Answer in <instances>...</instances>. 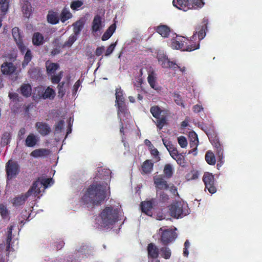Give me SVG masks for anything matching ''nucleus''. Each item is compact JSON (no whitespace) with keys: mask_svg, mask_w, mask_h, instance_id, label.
Segmentation results:
<instances>
[{"mask_svg":"<svg viewBox=\"0 0 262 262\" xmlns=\"http://www.w3.org/2000/svg\"><path fill=\"white\" fill-rule=\"evenodd\" d=\"M112 172L110 169H101L97 174V182L89 187L81 198L82 202L89 204H99L104 201L110 193L108 183L111 181Z\"/></svg>","mask_w":262,"mask_h":262,"instance_id":"1","label":"nucleus"},{"mask_svg":"<svg viewBox=\"0 0 262 262\" xmlns=\"http://www.w3.org/2000/svg\"><path fill=\"white\" fill-rule=\"evenodd\" d=\"M122 216L120 207H106L95 218V226L99 228H111Z\"/></svg>","mask_w":262,"mask_h":262,"instance_id":"2","label":"nucleus"},{"mask_svg":"<svg viewBox=\"0 0 262 262\" xmlns=\"http://www.w3.org/2000/svg\"><path fill=\"white\" fill-rule=\"evenodd\" d=\"M54 181L52 178H47L45 177H41L38 178L32 184V186L25 194L17 195L12 200V204L14 206H19L23 205L29 196L33 194L35 196L40 194L46 188L50 186L53 184Z\"/></svg>","mask_w":262,"mask_h":262,"instance_id":"3","label":"nucleus"},{"mask_svg":"<svg viewBox=\"0 0 262 262\" xmlns=\"http://www.w3.org/2000/svg\"><path fill=\"white\" fill-rule=\"evenodd\" d=\"M189 213L188 204L183 201H178L171 203L168 207L162 209L157 213L156 217L158 220H168L171 216L174 218H182Z\"/></svg>","mask_w":262,"mask_h":262,"instance_id":"4","label":"nucleus"},{"mask_svg":"<svg viewBox=\"0 0 262 262\" xmlns=\"http://www.w3.org/2000/svg\"><path fill=\"white\" fill-rule=\"evenodd\" d=\"M115 96L116 103L118 106V115L122 124V120L124 121L125 119L129 118L130 115L125 103L123 91L121 89H116Z\"/></svg>","mask_w":262,"mask_h":262,"instance_id":"5","label":"nucleus"},{"mask_svg":"<svg viewBox=\"0 0 262 262\" xmlns=\"http://www.w3.org/2000/svg\"><path fill=\"white\" fill-rule=\"evenodd\" d=\"M172 5L180 10L186 11L190 9L201 8L205 3L203 0H173Z\"/></svg>","mask_w":262,"mask_h":262,"instance_id":"6","label":"nucleus"},{"mask_svg":"<svg viewBox=\"0 0 262 262\" xmlns=\"http://www.w3.org/2000/svg\"><path fill=\"white\" fill-rule=\"evenodd\" d=\"M169 45L173 49L182 50V51H194V48H192L190 46L189 40L182 37V36H178V35L171 38Z\"/></svg>","mask_w":262,"mask_h":262,"instance_id":"7","label":"nucleus"},{"mask_svg":"<svg viewBox=\"0 0 262 262\" xmlns=\"http://www.w3.org/2000/svg\"><path fill=\"white\" fill-rule=\"evenodd\" d=\"M204 24L197 28L195 33H194L191 37V39L189 40V43L191 47H194V50L198 49L200 47V42L201 39H203L206 35V29L207 25V20L204 19L203 20Z\"/></svg>","mask_w":262,"mask_h":262,"instance_id":"8","label":"nucleus"},{"mask_svg":"<svg viewBox=\"0 0 262 262\" xmlns=\"http://www.w3.org/2000/svg\"><path fill=\"white\" fill-rule=\"evenodd\" d=\"M158 62L163 68H170L176 71L177 63L174 61H170L163 51H159L157 54Z\"/></svg>","mask_w":262,"mask_h":262,"instance_id":"9","label":"nucleus"},{"mask_svg":"<svg viewBox=\"0 0 262 262\" xmlns=\"http://www.w3.org/2000/svg\"><path fill=\"white\" fill-rule=\"evenodd\" d=\"M46 67L47 72L51 75V81L52 83H59L63 76V73L60 72L58 74H55V72L59 68V65L57 63H53L51 61L46 62Z\"/></svg>","mask_w":262,"mask_h":262,"instance_id":"10","label":"nucleus"},{"mask_svg":"<svg viewBox=\"0 0 262 262\" xmlns=\"http://www.w3.org/2000/svg\"><path fill=\"white\" fill-rule=\"evenodd\" d=\"M159 233L161 234V240L164 245L173 241L176 237V231L172 228L161 227Z\"/></svg>","mask_w":262,"mask_h":262,"instance_id":"11","label":"nucleus"},{"mask_svg":"<svg viewBox=\"0 0 262 262\" xmlns=\"http://www.w3.org/2000/svg\"><path fill=\"white\" fill-rule=\"evenodd\" d=\"M34 95L36 97H42L43 99H53L56 96V92L50 86H48L46 89L43 86H37L35 90Z\"/></svg>","mask_w":262,"mask_h":262,"instance_id":"12","label":"nucleus"},{"mask_svg":"<svg viewBox=\"0 0 262 262\" xmlns=\"http://www.w3.org/2000/svg\"><path fill=\"white\" fill-rule=\"evenodd\" d=\"M8 180L14 178L19 171V166L15 161L9 160L6 165Z\"/></svg>","mask_w":262,"mask_h":262,"instance_id":"13","label":"nucleus"},{"mask_svg":"<svg viewBox=\"0 0 262 262\" xmlns=\"http://www.w3.org/2000/svg\"><path fill=\"white\" fill-rule=\"evenodd\" d=\"M203 181L205 184V188L211 194L215 193L216 189L214 186V177L212 173L205 172L203 177Z\"/></svg>","mask_w":262,"mask_h":262,"instance_id":"14","label":"nucleus"},{"mask_svg":"<svg viewBox=\"0 0 262 262\" xmlns=\"http://www.w3.org/2000/svg\"><path fill=\"white\" fill-rule=\"evenodd\" d=\"M154 182L156 185L157 194L160 196V193H162L163 190H166L168 188V185L166 181L163 179L162 176H156L154 178Z\"/></svg>","mask_w":262,"mask_h":262,"instance_id":"15","label":"nucleus"},{"mask_svg":"<svg viewBox=\"0 0 262 262\" xmlns=\"http://www.w3.org/2000/svg\"><path fill=\"white\" fill-rule=\"evenodd\" d=\"M147 252L148 257L151 258L148 262H160L158 260L157 258L160 254V250L159 247H157L156 245L154 243H150L147 246Z\"/></svg>","mask_w":262,"mask_h":262,"instance_id":"16","label":"nucleus"},{"mask_svg":"<svg viewBox=\"0 0 262 262\" xmlns=\"http://www.w3.org/2000/svg\"><path fill=\"white\" fill-rule=\"evenodd\" d=\"M12 33L15 41L16 42L17 46L21 52H24L26 48V45L24 43L22 34L18 28H13L12 29Z\"/></svg>","mask_w":262,"mask_h":262,"instance_id":"17","label":"nucleus"},{"mask_svg":"<svg viewBox=\"0 0 262 262\" xmlns=\"http://www.w3.org/2000/svg\"><path fill=\"white\" fill-rule=\"evenodd\" d=\"M104 21L100 16L97 15L94 18L92 22V31L93 35H97L104 28Z\"/></svg>","mask_w":262,"mask_h":262,"instance_id":"18","label":"nucleus"},{"mask_svg":"<svg viewBox=\"0 0 262 262\" xmlns=\"http://www.w3.org/2000/svg\"><path fill=\"white\" fill-rule=\"evenodd\" d=\"M35 127L37 132L42 136H46L51 131L50 126L46 122H37L35 123Z\"/></svg>","mask_w":262,"mask_h":262,"instance_id":"19","label":"nucleus"},{"mask_svg":"<svg viewBox=\"0 0 262 262\" xmlns=\"http://www.w3.org/2000/svg\"><path fill=\"white\" fill-rule=\"evenodd\" d=\"M212 144L216 148V156L219 158L220 161H221V163L223 162V159H224V150L222 147L218 138H215L214 140L212 141Z\"/></svg>","mask_w":262,"mask_h":262,"instance_id":"20","label":"nucleus"},{"mask_svg":"<svg viewBox=\"0 0 262 262\" xmlns=\"http://www.w3.org/2000/svg\"><path fill=\"white\" fill-rule=\"evenodd\" d=\"M156 202V200L145 201V202H143L141 203L142 211L144 212L145 214H148V215H151L152 213L151 210Z\"/></svg>","mask_w":262,"mask_h":262,"instance_id":"21","label":"nucleus"},{"mask_svg":"<svg viewBox=\"0 0 262 262\" xmlns=\"http://www.w3.org/2000/svg\"><path fill=\"white\" fill-rule=\"evenodd\" d=\"M14 226H10L8 228V234L6 239V250L7 251H11L14 250V243L15 241H12V229Z\"/></svg>","mask_w":262,"mask_h":262,"instance_id":"22","label":"nucleus"},{"mask_svg":"<svg viewBox=\"0 0 262 262\" xmlns=\"http://www.w3.org/2000/svg\"><path fill=\"white\" fill-rule=\"evenodd\" d=\"M16 69V67L12 62H4L1 66V71L3 74H9L14 73Z\"/></svg>","mask_w":262,"mask_h":262,"instance_id":"23","label":"nucleus"},{"mask_svg":"<svg viewBox=\"0 0 262 262\" xmlns=\"http://www.w3.org/2000/svg\"><path fill=\"white\" fill-rule=\"evenodd\" d=\"M39 141V138L35 135L34 133H30L25 139V145L28 147H33L36 145L38 141Z\"/></svg>","mask_w":262,"mask_h":262,"instance_id":"24","label":"nucleus"},{"mask_svg":"<svg viewBox=\"0 0 262 262\" xmlns=\"http://www.w3.org/2000/svg\"><path fill=\"white\" fill-rule=\"evenodd\" d=\"M50 151L48 149L46 148H39L35 149L31 153V156L35 157V158H38V157H45V156H48L50 154Z\"/></svg>","mask_w":262,"mask_h":262,"instance_id":"25","label":"nucleus"},{"mask_svg":"<svg viewBox=\"0 0 262 262\" xmlns=\"http://www.w3.org/2000/svg\"><path fill=\"white\" fill-rule=\"evenodd\" d=\"M156 31L163 37H168L170 33V28L166 25H160L157 27Z\"/></svg>","mask_w":262,"mask_h":262,"instance_id":"26","label":"nucleus"},{"mask_svg":"<svg viewBox=\"0 0 262 262\" xmlns=\"http://www.w3.org/2000/svg\"><path fill=\"white\" fill-rule=\"evenodd\" d=\"M154 167V163L150 160H146L142 165V173H148L152 171Z\"/></svg>","mask_w":262,"mask_h":262,"instance_id":"27","label":"nucleus"},{"mask_svg":"<svg viewBox=\"0 0 262 262\" xmlns=\"http://www.w3.org/2000/svg\"><path fill=\"white\" fill-rule=\"evenodd\" d=\"M45 39L43 36L40 33H34L32 37V42L34 45L39 46V45L43 44Z\"/></svg>","mask_w":262,"mask_h":262,"instance_id":"28","label":"nucleus"},{"mask_svg":"<svg viewBox=\"0 0 262 262\" xmlns=\"http://www.w3.org/2000/svg\"><path fill=\"white\" fill-rule=\"evenodd\" d=\"M147 79L148 82L152 88L155 90L158 89V86L156 83V75L154 72L149 73Z\"/></svg>","mask_w":262,"mask_h":262,"instance_id":"29","label":"nucleus"},{"mask_svg":"<svg viewBox=\"0 0 262 262\" xmlns=\"http://www.w3.org/2000/svg\"><path fill=\"white\" fill-rule=\"evenodd\" d=\"M83 25L84 22L82 20H79L78 21H75V23L73 24L74 27V33L76 35L77 39L78 35H79L83 27Z\"/></svg>","mask_w":262,"mask_h":262,"instance_id":"30","label":"nucleus"},{"mask_svg":"<svg viewBox=\"0 0 262 262\" xmlns=\"http://www.w3.org/2000/svg\"><path fill=\"white\" fill-rule=\"evenodd\" d=\"M47 19L52 24H57L59 22V16L57 12H49L47 15Z\"/></svg>","mask_w":262,"mask_h":262,"instance_id":"31","label":"nucleus"},{"mask_svg":"<svg viewBox=\"0 0 262 262\" xmlns=\"http://www.w3.org/2000/svg\"><path fill=\"white\" fill-rule=\"evenodd\" d=\"M116 27V24L111 25L102 36V40H106V39H109L115 32Z\"/></svg>","mask_w":262,"mask_h":262,"instance_id":"32","label":"nucleus"},{"mask_svg":"<svg viewBox=\"0 0 262 262\" xmlns=\"http://www.w3.org/2000/svg\"><path fill=\"white\" fill-rule=\"evenodd\" d=\"M189 137L190 139V146L193 147L194 148H196L199 143L198 138L196 133H194V132H190L189 133Z\"/></svg>","mask_w":262,"mask_h":262,"instance_id":"33","label":"nucleus"},{"mask_svg":"<svg viewBox=\"0 0 262 262\" xmlns=\"http://www.w3.org/2000/svg\"><path fill=\"white\" fill-rule=\"evenodd\" d=\"M160 254L164 258H169L171 255V250L169 247H163L160 248Z\"/></svg>","mask_w":262,"mask_h":262,"instance_id":"34","label":"nucleus"},{"mask_svg":"<svg viewBox=\"0 0 262 262\" xmlns=\"http://www.w3.org/2000/svg\"><path fill=\"white\" fill-rule=\"evenodd\" d=\"M32 89L30 84H23L20 86V93L25 96H29L31 95Z\"/></svg>","mask_w":262,"mask_h":262,"instance_id":"35","label":"nucleus"},{"mask_svg":"<svg viewBox=\"0 0 262 262\" xmlns=\"http://www.w3.org/2000/svg\"><path fill=\"white\" fill-rule=\"evenodd\" d=\"M72 15L68 8H63L60 14V20L62 22H64L68 19H70Z\"/></svg>","mask_w":262,"mask_h":262,"instance_id":"36","label":"nucleus"},{"mask_svg":"<svg viewBox=\"0 0 262 262\" xmlns=\"http://www.w3.org/2000/svg\"><path fill=\"white\" fill-rule=\"evenodd\" d=\"M205 160L210 165H214L216 163L215 157L211 151H207L205 155Z\"/></svg>","mask_w":262,"mask_h":262,"instance_id":"37","label":"nucleus"},{"mask_svg":"<svg viewBox=\"0 0 262 262\" xmlns=\"http://www.w3.org/2000/svg\"><path fill=\"white\" fill-rule=\"evenodd\" d=\"M23 11L26 17H29L32 11V6L29 2L26 1L23 5Z\"/></svg>","mask_w":262,"mask_h":262,"instance_id":"38","label":"nucleus"},{"mask_svg":"<svg viewBox=\"0 0 262 262\" xmlns=\"http://www.w3.org/2000/svg\"><path fill=\"white\" fill-rule=\"evenodd\" d=\"M26 52V54L24 56V59L23 63V67H26L28 64L29 62L32 59V53L31 51L29 50V48H27L26 45V50L24 52Z\"/></svg>","mask_w":262,"mask_h":262,"instance_id":"39","label":"nucleus"},{"mask_svg":"<svg viewBox=\"0 0 262 262\" xmlns=\"http://www.w3.org/2000/svg\"><path fill=\"white\" fill-rule=\"evenodd\" d=\"M66 86H68V84L65 86V82H62L58 84L57 89L58 90V96L63 97L66 93Z\"/></svg>","mask_w":262,"mask_h":262,"instance_id":"40","label":"nucleus"},{"mask_svg":"<svg viewBox=\"0 0 262 262\" xmlns=\"http://www.w3.org/2000/svg\"><path fill=\"white\" fill-rule=\"evenodd\" d=\"M199 176V171L196 170H192L186 174V178L188 181H191V180H196Z\"/></svg>","mask_w":262,"mask_h":262,"instance_id":"41","label":"nucleus"},{"mask_svg":"<svg viewBox=\"0 0 262 262\" xmlns=\"http://www.w3.org/2000/svg\"><path fill=\"white\" fill-rule=\"evenodd\" d=\"M77 37H76V35H75L74 33L73 34L71 35L69 37L68 40L64 42L63 45V47H70L73 44L74 42L76 40Z\"/></svg>","mask_w":262,"mask_h":262,"instance_id":"42","label":"nucleus"},{"mask_svg":"<svg viewBox=\"0 0 262 262\" xmlns=\"http://www.w3.org/2000/svg\"><path fill=\"white\" fill-rule=\"evenodd\" d=\"M150 112L153 116L155 117L157 120H158L159 117L161 114V110L160 107L157 106H152L150 108Z\"/></svg>","mask_w":262,"mask_h":262,"instance_id":"43","label":"nucleus"},{"mask_svg":"<svg viewBox=\"0 0 262 262\" xmlns=\"http://www.w3.org/2000/svg\"><path fill=\"white\" fill-rule=\"evenodd\" d=\"M0 214L3 218H7L9 216V211L5 205L0 204Z\"/></svg>","mask_w":262,"mask_h":262,"instance_id":"44","label":"nucleus"},{"mask_svg":"<svg viewBox=\"0 0 262 262\" xmlns=\"http://www.w3.org/2000/svg\"><path fill=\"white\" fill-rule=\"evenodd\" d=\"M178 142L182 148H185L188 145V142L185 137L184 136H180L178 138Z\"/></svg>","mask_w":262,"mask_h":262,"instance_id":"45","label":"nucleus"},{"mask_svg":"<svg viewBox=\"0 0 262 262\" xmlns=\"http://www.w3.org/2000/svg\"><path fill=\"white\" fill-rule=\"evenodd\" d=\"M164 172L168 177L171 176L173 173V168L171 165H165L164 169Z\"/></svg>","mask_w":262,"mask_h":262,"instance_id":"46","label":"nucleus"},{"mask_svg":"<svg viewBox=\"0 0 262 262\" xmlns=\"http://www.w3.org/2000/svg\"><path fill=\"white\" fill-rule=\"evenodd\" d=\"M83 4V2L77 0V1L72 2L71 7L73 10H79L80 7H81Z\"/></svg>","mask_w":262,"mask_h":262,"instance_id":"47","label":"nucleus"},{"mask_svg":"<svg viewBox=\"0 0 262 262\" xmlns=\"http://www.w3.org/2000/svg\"><path fill=\"white\" fill-rule=\"evenodd\" d=\"M1 5V10L3 12H6L8 9V0H0Z\"/></svg>","mask_w":262,"mask_h":262,"instance_id":"48","label":"nucleus"},{"mask_svg":"<svg viewBox=\"0 0 262 262\" xmlns=\"http://www.w3.org/2000/svg\"><path fill=\"white\" fill-rule=\"evenodd\" d=\"M64 124V122L63 121H59L55 124V132L56 133H59V132H61L62 129H63V125Z\"/></svg>","mask_w":262,"mask_h":262,"instance_id":"49","label":"nucleus"},{"mask_svg":"<svg viewBox=\"0 0 262 262\" xmlns=\"http://www.w3.org/2000/svg\"><path fill=\"white\" fill-rule=\"evenodd\" d=\"M81 84V81L80 80H78L74 84L73 86L72 93L74 96H76L77 94V92L78 91L79 87L80 86Z\"/></svg>","mask_w":262,"mask_h":262,"instance_id":"50","label":"nucleus"},{"mask_svg":"<svg viewBox=\"0 0 262 262\" xmlns=\"http://www.w3.org/2000/svg\"><path fill=\"white\" fill-rule=\"evenodd\" d=\"M166 120L165 118H160L159 117L158 119L157 120V125L159 129H162V127L165 124Z\"/></svg>","mask_w":262,"mask_h":262,"instance_id":"51","label":"nucleus"},{"mask_svg":"<svg viewBox=\"0 0 262 262\" xmlns=\"http://www.w3.org/2000/svg\"><path fill=\"white\" fill-rule=\"evenodd\" d=\"M173 97L176 103H177L178 105H181L182 106L184 107V104L183 103L181 96L179 95V94L175 93V94L173 95Z\"/></svg>","mask_w":262,"mask_h":262,"instance_id":"52","label":"nucleus"},{"mask_svg":"<svg viewBox=\"0 0 262 262\" xmlns=\"http://www.w3.org/2000/svg\"><path fill=\"white\" fill-rule=\"evenodd\" d=\"M170 155L172 157V158L177 160V157L178 156V150L177 149L174 148L173 145H171Z\"/></svg>","mask_w":262,"mask_h":262,"instance_id":"53","label":"nucleus"},{"mask_svg":"<svg viewBox=\"0 0 262 262\" xmlns=\"http://www.w3.org/2000/svg\"><path fill=\"white\" fill-rule=\"evenodd\" d=\"M162 141L163 143L164 144V146L166 147V148L169 151V154H170V150H171L172 148V144L171 142H169V141L166 140V139H164V138H163Z\"/></svg>","mask_w":262,"mask_h":262,"instance_id":"54","label":"nucleus"},{"mask_svg":"<svg viewBox=\"0 0 262 262\" xmlns=\"http://www.w3.org/2000/svg\"><path fill=\"white\" fill-rule=\"evenodd\" d=\"M116 42H115V43L111 44V45L108 47V48L106 50L105 56H109V55H110V54H111L112 52H113V51H114V49L116 47Z\"/></svg>","mask_w":262,"mask_h":262,"instance_id":"55","label":"nucleus"},{"mask_svg":"<svg viewBox=\"0 0 262 262\" xmlns=\"http://www.w3.org/2000/svg\"><path fill=\"white\" fill-rule=\"evenodd\" d=\"M160 201L163 202H165V201H167L169 199V196L167 194L165 193L164 191H162L161 193H160V196L159 197Z\"/></svg>","mask_w":262,"mask_h":262,"instance_id":"56","label":"nucleus"},{"mask_svg":"<svg viewBox=\"0 0 262 262\" xmlns=\"http://www.w3.org/2000/svg\"><path fill=\"white\" fill-rule=\"evenodd\" d=\"M177 162L181 165H184L185 164L184 158L183 156L178 154V156L177 158Z\"/></svg>","mask_w":262,"mask_h":262,"instance_id":"57","label":"nucleus"},{"mask_svg":"<svg viewBox=\"0 0 262 262\" xmlns=\"http://www.w3.org/2000/svg\"><path fill=\"white\" fill-rule=\"evenodd\" d=\"M104 47H100L99 48H97L95 54L97 56H100V55H102L103 52L104 51Z\"/></svg>","mask_w":262,"mask_h":262,"instance_id":"58","label":"nucleus"},{"mask_svg":"<svg viewBox=\"0 0 262 262\" xmlns=\"http://www.w3.org/2000/svg\"><path fill=\"white\" fill-rule=\"evenodd\" d=\"M203 107L201 105L196 104L194 105L193 107V110L194 112H200V111H203Z\"/></svg>","mask_w":262,"mask_h":262,"instance_id":"59","label":"nucleus"},{"mask_svg":"<svg viewBox=\"0 0 262 262\" xmlns=\"http://www.w3.org/2000/svg\"><path fill=\"white\" fill-rule=\"evenodd\" d=\"M26 132V130L24 127L20 128L18 134L19 138L20 139L24 138Z\"/></svg>","mask_w":262,"mask_h":262,"instance_id":"60","label":"nucleus"},{"mask_svg":"<svg viewBox=\"0 0 262 262\" xmlns=\"http://www.w3.org/2000/svg\"><path fill=\"white\" fill-rule=\"evenodd\" d=\"M8 97L10 99H12V100H17V99L18 97V95L17 93H9V95H8Z\"/></svg>","mask_w":262,"mask_h":262,"instance_id":"61","label":"nucleus"},{"mask_svg":"<svg viewBox=\"0 0 262 262\" xmlns=\"http://www.w3.org/2000/svg\"><path fill=\"white\" fill-rule=\"evenodd\" d=\"M10 138V135L9 134H5L2 139V142L4 144H8L9 142V139Z\"/></svg>","mask_w":262,"mask_h":262,"instance_id":"62","label":"nucleus"},{"mask_svg":"<svg viewBox=\"0 0 262 262\" xmlns=\"http://www.w3.org/2000/svg\"><path fill=\"white\" fill-rule=\"evenodd\" d=\"M150 152L153 156H158L159 151H158L157 148H155L153 145L152 146L150 147Z\"/></svg>","mask_w":262,"mask_h":262,"instance_id":"63","label":"nucleus"},{"mask_svg":"<svg viewBox=\"0 0 262 262\" xmlns=\"http://www.w3.org/2000/svg\"><path fill=\"white\" fill-rule=\"evenodd\" d=\"M177 69H179L180 71H181V72H182L183 73H184V72H186V67L179 66V65H178V64H177V68L176 70H177Z\"/></svg>","mask_w":262,"mask_h":262,"instance_id":"64","label":"nucleus"}]
</instances>
